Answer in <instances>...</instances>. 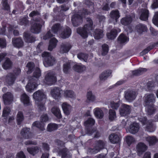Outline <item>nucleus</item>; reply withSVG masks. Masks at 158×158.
I'll list each match as a JSON object with an SVG mask.
<instances>
[{
    "label": "nucleus",
    "instance_id": "nucleus-10",
    "mask_svg": "<svg viewBox=\"0 0 158 158\" xmlns=\"http://www.w3.org/2000/svg\"><path fill=\"white\" fill-rule=\"evenodd\" d=\"M109 108L112 109H118L120 107V109H131L130 106L121 103L120 102H115L114 101H110L109 104Z\"/></svg>",
    "mask_w": 158,
    "mask_h": 158
},
{
    "label": "nucleus",
    "instance_id": "nucleus-58",
    "mask_svg": "<svg viewBox=\"0 0 158 158\" xmlns=\"http://www.w3.org/2000/svg\"><path fill=\"white\" fill-rule=\"evenodd\" d=\"M17 121L19 124L23 120V113L21 112H18L17 114Z\"/></svg>",
    "mask_w": 158,
    "mask_h": 158
},
{
    "label": "nucleus",
    "instance_id": "nucleus-13",
    "mask_svg": "<svg viewBox=\"0 0 158 158\" xmlns=\"http://www.w3.org/2000/svg\"><path fill=\"white\" fill-rule=\"evenodd\" d=\"M72 47V45L69 42H65L60 45V52L61 53H67Z\"/></svg>",
    "mask_w": 158,
    "mask_h": 158
},
{
    "label": "nucleus",
    "instance_id": "nucleus-14",
    "mask_svg": "<svg viewBox=\"0 0 158 158\" xmlns=\"http://www.w3.org/2000/svg\"><path fill=\"white\" fill-rule=\"evenodd\" d=\"M82 17L78 14L73 15L71 19L73 26L77 27L82 22Z\"/></svg>",
    "mask_w": 158,
    "mask_h": 158
},
{
    "label": "nucleus",
    "instance_id": "nucleus-25",
    "mask_svg": "<svg viewBox=\"0 0 158 158\" xmlns=\"http://www.w3.org/2000/svg\"><path fill=\"white\" fill-rule=\"evenodd\" d=\"M30 129L28 128H24L23 129L21 132V134L25 139H30L32 137V134L29 131Z\"/></svg>",
    "mask_w": 158,
    "mask_h": 158
},
{
    "label": "nucleus",
    "instance_id": "nucleus-34",
    "mask_svg": "<svg viewBox=\"0 0 158 158\" xmlns=\"http://www.w3.org/2000/svg\"><path fill=\"white\" fill-rule=\"evenodd\" d=\"M147 69L140 68L138 69L132 71V75L135 76H139L147 71Z\"/></svg>",
    "mask_w": 158,
    "mask_h": 158
},
{
    "label": "nucleus",
    "instance_id": "nucleus-33",
    "mask_svg": "<svg viewBox=\"0 0 158 158\" xmlns=\"http://www.w3.org/2000/svg\"><path fill=\"white\" fill-rule=\"evenodd\" d=\"M132 20V18L130 16H128L122 18L121 20V23L124 25H127L130 24Z\"/></svg>",
    "mask_w": 158,
    "mask_h": 158
},
{
    "label": "nucleus",
    "instance_id": "nucleus-2",
    "mask_svg": "<svg viewBox=\"0 0 158 158\" xmlns=\"http://www.w3.org/2000/svg\"><path fill=\"white\" fill-rule=\"evenodd\" d=\"M33 97L39 109L44 108V104L41 101L46 98V95L42 91L39 90L35 92L33 95Z\"/></svg>",
    "mask_w": 158,
    "mask_h": 158
},
{
    "label": "nucleus",
    "instance_id": "nucleus-49",
    "mask_svg": "<svg viewBox=\"0 0 158 158\" xmlns=\"http://www.w3.org/2000/svg\"><path fill=\"white\" fill-rule=\"evenodd\" d=\"M57 125L55 123H50L48 125L47 130L48 131H52L57 129Z\"/></svg>",
    "mask_w": 158,
    "mask_h": 158
},
{
    "label": "nucleus",
    "instance_id": "nucleus-8",
    "mask_svg": "<svg viewBox=\"0 0 158 158\" xmlns=\"http://www.w3.org/2000/svg\"><path fill=\"white\" fill-rule=\"evenodd\" d=\"M41 120L42 122H40L36 121L33 123L32 126L36 127L40 130L43 131L45 130L44 127V124L43 122L48 121V118L46 114H44L41 116Z\"/></svg>",
    "mask_w": 158,
    "mask_h": 158
},
{
    "label": "nucleus",
    "instance_id": "nucleus-42",
    "mask_svg": "<svg viewBox=\"0 0 158 158\" xmlns=\"http://www.w3.org/2000/svg\"><path fill=\"white\" fill-rule=\"evenodd\" d=\"M158 44V41L153 44L152 45H150L144 49L142 52L140 53V55L143 56L148 52L151 50L154 47Z\"/></svg>",
    "mask_w": 158,
    "mask_h": 158
},
{
    "label": "nucleus",
    "instance_id": "nucleus-50",
    "mask_svg": "<svg viewBox=\"0 0 158 158\" xmlns=\"http://www.w3.org/2000/svg\"><path fill=\"white\" fill-rule=\"evenodd\" d=\"M77 57L80 60H83L86 62L88 58V55L86 53H80L77 54Z\"/></svg>",
    "mask_w": 158,
    "mask_h": 158
},
{
    "label": "nucleus",
    "instance_id": "nucleus-44",
    "mask_svg": "<svg viewBox=\"0 0 158 158\" xmlns=\"http://www.w3.org/2000/svg\"><path fill=\"white\" fill-rule=\"evenodd\" d=\"M59 154L61 155L62 158H71V155L68 153L67 150L66 149L59 152Z\"/></svg>",
    "mask_w": 158,
    "mask_h": 158
},
{
    "label": "nucleus",
    "instance_id": "nucleus-27",
    "mask_svg": "<svg viewBox=\"0 0 158 158\" xmlns=\"http://www.w3.org/2000/svg\"><path fill=\"white\" fill-rule=\"evenodd\" d=\"M135 29L137 31L139 34H142L143 32L146 31L147 28L146 25L143 24L139 23L137 25Z\"/></svg>",
    "mask_w": 158,
    "mask_h": 158
},
{
    "label": "nucleus",
    "instance_id": "nucleus-47",
    "mask_svg": "<svg viewBox=\"0 0 158 158\" xmlns=\"http://www.w3.org/2000/svg\"><path fill=\"white\" fill-rule=\"evenodd\" d=\"M26 67L28 69V70L27 72V73L28 74H29L33 71V69L35 67V65L33 62H30L28 63Z\"/></svg>",
    "mask_w": 158,
    "mask_h": 158
},
{
    "label": "nucleus",
    "instance_id": "nucleus-53",
    "mask_svg": "<svg viewBox=\"0 0 158 158\" xmlns=\"http://www.w3.org/2000/svg\"><path fill=\"white\" fill-rule=\"evenodd\" d=\"M40 15V13L37 11L34 10L32 11L29 15L30 17H32L33 19L35 18H38L40 17L39 16Z\"/></svg>",
    "mask_w": 158,
    "mask_h": 158
},
{
    "label": "nucleus",
    "instance_id": "nucleus-56",
    "mask_svg": "<svg viewBox=\"0 0 158 158\" xmlns=\"http://www.w3.org/2000/svg\"><path fill=\"white\" fill-rule=\"evenodd\" d=\"M119 112L121 115L125 116L130 113V109H120Z\"/></svg>",
    "mask_w": 158,
    "mask_h": 158
},
{
    "label": "nucleus",
    "instance_id": "nucleus-4",
    "mask_svg": "<svg viewBox=\"0 0 158 158\" xmlns=\"http://www.w3.org/2000/svg\"><path fill=\"white\" fill-rule=\"evenodd\" d=\"M144 105L148 109H154V105L153 104L155 102L156 97L153 94H148L145 96Z\"/></svg>",
    "mask_w": 158,
    "mask_h": 158
},
{
    "label": "nucleus",
    "instance_id": "nucleus-59",
    "mask_svg": "<svg viewBox=\"0 0 158 158\" xmlns=\"http://www.w3.org/2000/svg\"><path fill=\"white\" fill-rule=\"evenodd\" d=\"M53 114L57 118H60L61 117L60 109H52Z\"/></svg>",
    "mask_w": 158,
    "mask_h": 158
},
{
    "label": "nucleus",
    "instance_id": "nucleus-11",
    "mask_svg": "<svg viewBox=\"0 0 158 158\" xmlns=\"http://www.w3.org/2000/svg\"><path fill=\"white\" fill-rule=\"evenodd\" d=\"M45 79L47 83L49 85L53 84L56 81L55 74L52 71H48L45 76Z\"/></svg>",
    "mask_w": 158,
    "mask_h": 158
},
{
    "label": "nucleus",
    "instance_id": "nucleus-52",
    "mask_svg": "<svg viewBox=\"0 0 158 158\" xmlns=\"http://www.w3.org/2000/svg\"><path fill=\"white\" fill-rule=\"evenodd\" d=\"M95 123L94 120L91 118H89L85 123V125L86 127L92 126Z\"/></svg>",
    "mask_w": 158,
    "mask_h": 158
},
{
    "label": "nucleus",
    "instance_id": "nucleus-45",
    "mask_svg": "<svg viewBox=\"0 0 158 158\" xmlns=\"http://www.w3.org/2000/svg\"><path fill=\"white\" fill-rule=\"evenodd\" d=\"M87 102H92L94 101L95 99V97L94 95L91 91L88 92L87 94Z\"/></svg>",
    "mask_w": 158,
    "mask_h": 158
},
{
    "label": "nucleus",
    "instance_id": "nucleus-28",
    "mask_svg": "<svg viewBox=\"0 0 158 158\" xmlns=\"http://www.w3.org/2000/svg\"><path fill=\"white\" fill-rule=\"evenodd\" d=\"M63 29V27L59 23H56L54 25L52 28V31L54 34L60 33Z\"/></svg>",
    "mask_w": 158,
    "mask_h": 158
},
{
    "label": "nucleus",
    "instance_id": "nucleus-26",
    "mask_svg": "<svg viewBox=\"0 0 158 158\" xmlns=\"http://www.w3.org/2000/svg\"><path fill=\"white\" fill-rule=\"evenodd\" d=\"M16 78L15 76L12 73L8 74L6 77V82L9 85H12Z\"/></svg>",
    "mask_w": 158,
    "mask_h": 158
},
{
    "label": "nucleus",
    "instance_id": "nucleus-6",
    "mask_svg": "<svg viewBox=\"0 0 158 158\" xmlns=\"http://www.w3.org/2000/svg\"><path fill=\"white\" fill-rule=\"evenodd\" d=\"M138 119L143 125H145L144 127L145 128L146 131L150 132L153 131L151 121H147L145 117H141L139 118Z\"/></svg>",
    "mask_w": 158,
    "mask_h": 158
},
{
    "label": "nucleus",
    "instance_id": "nucleus-40",
    "mask_svg": "<svg viewBox=\"0 0 158 158\" xmlns=\"http://www.w3.org/2000/svg\"><path fill=\"white\" fill-rule=\"evenodd\" d=\"M12 66V62L8 58H7L2 65V67L5 69H10Z\"/></svg>",
    "mask_w": 158,
    "mask_h": 158
},
{
    "label": "nucleus",
    "instance_id": "nucleus-29",
    "mask_svg": "<svg viewBox=\"0 0 158 158\" xmlns=\"http://www.w3.org/2000/svg\"><path fill=\"white\" fill-rule=\"evenodd\" d=\"M73 69L77 72L81 73L85 70V67L81 64H77L73 66Z\"/></svg>",
    "mask_w": 158,
    "mask_h": 158
},
{
    "label": "nucleus",
    "instance_id": "nucleus-38",
    "mask_svg": "<svg viewBox=\"0 0 158 158\" xmlns=\"http://www.w3.org/2000/svg\"><path fill=\"white\" fill-rule=\"evenodd\" d=\"M111 72L110 70H107L103 72L100 76V78L101 80H105L108 77L110 76Z\"/></svg>",
    "mask_w": 158,
    "mask_h": 158
},
{
    "label": "nucleus",
    "instance_id": "nucleus-15",
    "mask_svg": "<svg viewBox=\"0 0 158 158\" xmlns=\"http://www.w3.org/2000/svg\"><path fill=\"white\" fill-rule=\"evenodd\" d=\"M148 147L143 143H139L137 145L136 150L138 155H141L147 149Z\"/></svg>",
    "mask_w": 158,
    "mask_h": 158
},
{
    "label": "nucleus",
    "instance_id": "nucleus-23",
    "mask_svg": "<svg viewBox=\"0 0 158 158\" xmlns=\"http://www.w3.org/2000/svg\"><path fill=\"white\" fill-rule=\"evenodd\" d=\"M71 33V29L69 27H67L60 34V36L63 39H66L70 35Z\"/></svg>",
    "mask_w": 158,
    "mask_h": 158
},
{
    "label": "nucleus",
    "instance_id": "nucleus-60",
    "mask_svg": "<svg viewBox=\"0 0 158 158\" xmlns=\"http://www.w3.org/2000/svg\"><path fill=\"white\" fill-rule=\"evenodd\" d=\"M94 12V10L92 9L91 11L86 9H83L82 11V15H90Z\"/></svg>",
    "mask_w": 158,
    "mask_h": 158
},
{
    "label": "nucleus",
    "instance_id": "nucleus-37",
    "mask_svg": "<svg viewBox=\"0 0 158 158\" xmlns=\"http://www.w3.org/2000/svg\"><path fill=\"white\" fill-rule=\"evenodd\" d=\"M129 38L123 34H121L118 38V42L123 44L128 41Z\"/></svg>",
    "mask_w": 158,
    "mask_h": 158
},
{
    "label": "nucleus",
    "instance_id": "nucleus-63",
    "mask_svg": "<svg viewBox=\"0 0 158 158\" xmlns=\"http://www.w3.org/2000/svg\"><path fill=\"white\" fill-rule=\"evenodd\" d=\"M102 9L104 11H107L110 10L109 4L108 3H103L102 6Z\"/></svg>",
    "mask_w": 158,
    "mask_h": 158
},
{
    "label": "nucleus",
    "instance_id": "nucleus-16",
    "mask_svg": "<svg viewBox=\"0 0 158 158\" xmlns=\"http://www.w3.org/2000/svg\"><path fill=\"white\" fill-rule=\"evenodd\" d=\"M12 43L13 46L17 48L22 47L24 45V42L21 38H14L12 39Z\"/></svg>",
    "mask_w": 158,
    "mask_h": 158
},
{
    "label": "nucleus",
    "instance_id": "nucleus-54",
    "mask_svg": "<svg viewBox=\"0 0 158 158\" xmlns=\"http://www.w3.org/2000/svg\"><path fill=\"white\" fill-rule=\"evenodd\" d=\"M109 117L111 120H113L115 118V112L114 109H110Z\"/></svg>",
    "mask_w": 158,
    "mask_h": 158
},
{
    "label": "nucleus",
    "instance_id": "nucleus-41",
    "mask_svg": "<svg viewBox=\"0 0 158 158\" xmlns=\"http://www.w3.org/2000/svg\"><path fill=\"white\" fill-rule=\"evenodd\" d=\"M145 139L150 146L154 145L157 141L156 138L154 136H148L146 137Z\"/></svg>",
    "mask_w": 158,
    "mask_h": 158
},
{
    "label": "nucleus",
    "instance_id": "nucleus-35",
    "mask_svg": "<svg viewBox=\"0 0 158 158\" xmlns=\"http://www.w3.org/2000/svg\"><path fill=\"white\" fill-rule=\"evenodd\" d=\"M57 42L58 41L55 38L51 39L49 42L48 50L52 51L53 48L56 47Z\"/></svg>",
    "mask_w": 158,
    "mask_h": 158
},
{
    "label": "nucleus",
    "instance_id": "nucleus-51",
    "mask_svg": "<svg viewBox=\"0 0 158 158\" xmlns=\"http://www.w3.org/2000/svg\"><path fill=\"white\" fill-rule=\"evenodd\" d=\"M94 113L95 116L98 118H101L103 116V113L101 109H96Z\"/></svg>",
    "mask_w": 158,
    "mask_h": 158
},
{
    "label": "nucleus",
    "instance_id": "nucleus-24",
    "mask_svg": "<svg viewBox=\"0 0 158 158\" xmlns=\"http://www.w3.org/2000/svg\"><path fill=\"white\" fill-rule=\"evenodd\" d=\"M105 143L101 140L98 141L97 143V146L94 149H92V152L93 153H96L99 152L100 149L103 148L104 147Z\"/></svg>",
    "mask_w": 158,
    "mask_h": 158
},
{
    "label": "nucleus",
    "instance_id": "nucleus-39",
    "mask_svg": "<svg viewBox=\"0 0 158 158\" xmlns=\"http://www.w3.org/2000/svg\"><path fill=\"white\" fill-rule=\"evenodd\" d=\"M27 150L30 154L33 155H35L39 151V149L37 146L33 148H28Z\"/></svg>",
    "mask_w": 158,
    "mask_h": 158
},
{
    "label": "nucleus",
    "instance_id": "nucleus-30",
    "mask_svg": "<svg viewBox=\"0 0 158 158\" xmlns=\"http://www.w3.org/2000/svg\"><path fill=\"white\" fill-rule=\"evenodd\" d=\"M110 141L113 143H118L120 140V137L115 134H111L109 137Z\"/></svg>",
    "mask_w": 158,
    "mask_h": 158
},
{
    "label": "nucleus",
    "instance_id": "nucleus-61",
    "mask_svg": "<svg viewBox=\"0 0 158 158\" xmlns=\"http://www.w3.org/2000/svg\"><path fill=\"white\" fill-rule=\"evenodd\" d=\"M54 35L51 33L50 30L48 31L46 34L44 36L43 39L46 40L50 38Z\"/></svg>",
    "mask_w": 158,
    "mask_h": 158
},
{
    "label": "nucleus",
    "instance_id": "nucleus-20",
    "mask_svg": "<svg viewBox=\"0 0 158 158\" xmlns=\"http://www.w3.org/2000/svg\"><path fill=\"white\" fill-rule=\"evenodd\" d=\"M20 100L26 106H29L31 105L30 102L29 97L25 93L21 95Z\"/></svg>",
    "mask_w": 158,
    "mask_h": 158
},
{
    "label": "nucleus",
    "instance_id": "nucleus-55",
    "mask_svg": "<svg viewBox=\"0 0 158 158\" xmlns=\"http://www.w3.org/2000/svg\"><path fill=\"white\" fill-rule=\"evenodd\" d=\"M125 141L127 144L130 146L134 141V139L131 136H127L125 138Z\"/></svg>",
    "mask_w": 158,
    "mask_h": 158
},
{
    "label": "nucleus",
    "instance_id": "nucleus-46",
    "mask_svg": "<svg viewBox=\"0 0 158 158\" xmlns=\"http://www.w3.org/2000/svg\"><path fill=\"white\" fill-rule=\"evenodd\" d=\"M64 96L68 98H72L75 97L74 92L72 90H66L64 92Z\"/></svg>",
    "mask_w": 158,
    "mask_h": 158
},
{
    "label": "nucleus",
    "instance_id": "nucleus-31",
    "mask_svg": "<svg viewBox=\"0 0 158 158\" xmlns=\"http://www.w3.org/2000/svg\"><path fill=\"white\" fill-rule=\"evenodd\" d=\"M23 36L24 40L27 42L32 43L35 40V37L27 32L24 33Z\"/></svg>",
    "mask_w": 158,
    "mask_h": 158
},
{
    "label": "nucleus",
    "instance_id": "nucleus-21",
    "mask_svg": "<svg viewBox=\"0 0 158 158\" xmlns=\"http://www.w3.org/2000/svg\"><path fill=\"white\" fill-rule=\"evenodd\" d=\"M120 31V29L117 28V29L113 28L111 31L110 32L107 33V36L108 39L113 40L114 39L116 36L118 32Z\"/></svg>",
    "mask_w": 158,
    "mask_h": 158
},
{
    "label": "nucleus",
    "instance_id": "nucleus-3",
    "mask_svg": "<svg viewBox=\"0 0 158 158\" xmlns=\"http://www.w3.org/2000/svg\"><path fill=\"white\" fill-rule=\"evenodd\" d=\"M33 21L34 22L31 26V31L33 33L38 34L41 31L42 27L41 24L44 25V21L40 17L35 18L33 19Z\"/></svg>",
    "mask_w": 158,
    "mask_h": 158
},
{
    "label": "nucleus",
    "instance_id": "nucleus-7",
    "mask_svg": "<svg viewBox=\"0 0 158 158\" xmlns=\"http://www.w3.org/2000/svg\"><path fill=\"white\" fill-rule=\"evenodd\" d=\"M124 97L128 102H131L134 100L138 94V93L135 90L128 89L124 92Z\"/></svg>",
    "mask_w": 158,
    "mask_h": 158
},
{
    "label": "nucleus",
    "instance_id": "nucleus-9",
    "mask_svg": "<svg viewBox=\"0 0 158 158\" xmlns=\"http://www.w3.org/2000/svg\"><path fill=\"white\" fill-rule=\"evenodd\" d=\"M29 82L26 86V89L28 92L31 93L33 91L37 86L36 80L32 77H29Z\"/></svg>",
    "mask_w": 158,
    "mask_h": 158
},
{
    "label": "nucleus",
    "instance_id": "nucleus-64",
    "mask_svg": "<svg viewBox=\"0 0 158 158\" xmlns=\"http://www.w3.org/2000/svg\"><path fill=\"white\" fill-rule=\"evenodd\" d=\"M151 7L152 9H155L158 8V0H152V3Z\"/></svg>",
    "mask_w": 158,
    "mask_h": 158
},
{
    "label": "nucleus",
    "instance_id": "nucleus-19",
    "mask_svg": "<svg viewBox=\"0 0 158 158\" xmlns=\"http://www.w3.org/2000/svg\"><path fill=\"white\" fill-rule=\"evenodd\" d=\"M61 90L59 88H55L51 91L52 97L55 99L58 100L61 97Z\"/></svg>",
    "mask_w": 158,
    "mask_h": 158
},
{
    "label": "nucleus",
    "instance_id": "nucleus-12",
    "mask_svg": "<svg viewBox=\"0 0 158 158\" xmlns=\"http://www.w3.org/2000/svg\"><path fill=\"white\" fill-rule=\"evenodd\" d=\"M139 19L143 21H147L148 19L149 12L147 8H143L139 10Z\"/></svg>",
    "mask_w": 158,
    "mask_h": 158
},
{
    "label": "nucleus",
    "instance_id": "nucleus-43",
    "mask_svg": "<svg viewBox=\"0 0 158 158\" xmlns=\"http://www.w3.org/2000/svg\"><path fill=\"white\" fill-rule=\"evenodd\" d=\"M102 49L100 51L101 54L102 56H105L108 53L109 50L108 46L106 44H104L102 45Z\"/></svg>",
    "mask_w": 158,
    "mask_h": 158
},
{
    "label": "nucleus",
    "instance_id": "nucleus-57",
    "mask_svg": "<svg viewBox=\"0 0 158 158\" xmlns=\"http://www.w3.org/2000/svg\"><path fill=\"white\" fill-rule=\"evenodd\" d=\"M152 21L153 23L158 27V11L155 13Z\"/></svg>",
    "mask_w": 158,
    "mask_h": 158
},
{
    "label": "nucleus",
    "instance_id": "nucleus-1",
    "mask_svg": "<svg viewBox=\"0 0 158 158\" xmlns=\"http://www.w3.org/2000/svg\"><path fill=\"white\" fill-rule=\"evenodd\" d=\"M87 23L83 28L78 27L77 29V32L82 37L85 38L88 36V33H90L94 29L93 23L91 19L87 18L86 19Z\"/></svg>",
    "mask_w": 158,
    "mask_h": 158
},
{
    "label": "nucleus",
    "instance_id": "nucleus-36",
    "mask_svg": "<svg viewBox=\"0 0 158 158\" xmlns=\"http://www.w3.org/2000/svg\"><path fill=\"white\" fill-rule=\"evenodd\" d=\"M41 75V71L40 69L38 67H36L34 69L33 76L30 77H32L34 79H36L37 81V79L40 77Z\"/></svg>",
    "mask_w": 158,
    "mask_h": 158
},
{
    "label": "nucleus",
    "instance_id": "nucleus-32",
    "mask_svg": "<svg viewBox=\"0 0 158 158\" xmlns=\"http://www.w3.org/2000/svg\"><path fill=\"white\" fill-rule=\"evenodd\" d=\"M103 35V31L100 29H96L94 31V36L95 39H99L102 38Z\"/></svg>",
    "mask_w": 158,
    "mask_h": 158
},
{
    "label": "nucleus",
    "instance_id": "nucleus-22",
    "mask_svg": "<svg viewBox=\"0 0 158 158\" xmlns=\"http://www.w3.org/2000/svg\"><path fill=\"white\" fill-rule=\"evenodd\" d=\"M139 129V124L136 123H133L131 125L128 130L130 133L134 134L138 131Z\"/></svg>",
    "mask_w": 158,
    "mask_h": 158
},
{
    "label": "nucleus",
    "instance_id": "nucleus-62",
    "mask_svg": "<svg viewBox=\"0 0 158 158\" xmlns=\"http://www.w3.org/2000/svg\"><path fill=\"white\" fill-rule=\"evenodd\" d=\"M6 40L5 39L0 38V47L4 48L6 47Z\"/></svg>",
    "mask_w": 158,
    "mask_h": 158
},
{
    "label": "nucleus",
    "instance_id": "nucleus-17",
    "mask_svg": "<svg viewBox=\"0 0 158 158\" xmlns=\"http://www.w3.org/2000/svg\"><path fill=\"white\" fill-rule=\"evenodd\" d=\"M13 95L11 93L8 92L5 94L3 97L4 104L8 105L10 104L13 100Z\"/></svg>",
    "mask_w": 158,
    "mask_h": 158
},
{
    "label": "nucleus",
    "instance_id": "nucleus-5",
    "mask_svg": "<svg viewBox=\"0 0 158 158\" xmlns=\"http://www.w3.org/2000/svg\"><path fill=\"white\" fill-rule=\"evenodd\" d=\"M42 56L44 57V64L46 67L53 65L55 62L54 58L48 52H44L42 54Z\"/></svg>",
    "mask_w": 158,
    "mask_h": 158
},
{
    "label": "nucleus",
    "instance_id": "nucleus-48",
    "mask_svg": "<svg viewBox=\"0 0 158 158\" xmlns=\"http://www.w3.org/2000/svg\"><path fill=\"white\" fill-rule=\"evenodd\" d=\"M19 24L21 25L27 26L29 25V21L27 17H24L19 19Z\"/></svg>",
    "mask_w": 158,
    "mask_h": 158
},
{
    "label": "nucleus",
    "instance_id": "nucleus-18",
    "mask_svg": "<svg viewBox=\"0 0 158 158\" xmlns=\"http://www.w3.org/2000/svg\"><path fill=\"white\" fill-rule=\"evenodd\" d=\"M109 16L111 19L115 21L116 23L120 17L119 11L117 10H112L110 12Z\"/></svg>",
    "mask_w": 158,
    "mask_h": 158
}]
</instances>
